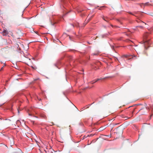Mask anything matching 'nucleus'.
Masks as SVG:
<instances>
[{
    "label": "nucleus",
    "mask_w": 153,
    "mask_h": 153,
    "mask_svg": "<svg viewBox=\"0 0 153 153\" xmlns=\"http://www.w3.org/2000/svg\"><path fill=\"white\" fill-rule=\"evenodd\" d=\"M55 65L56 67H57L59 69V66L60 65H62V62L60 61H58Z\"/></svg>",
    "instance_id": "obj_3"
},
{
    "label": "nucleus",
    "mask_w": 153,
    "mask_h": 153,
    "mask_svg": "<svg viewBox=\"0 0 153 153\" xmlns=\"http://www.w3.org/2000/svg\"><path fill=\"white\" fill-rule=\"evenodd\" d=\"M69 1L70 3L72 4L71 0H68ZM67 0H61V2L62 4H64L65 5H66L67 3Z\"/></svg>",
    "instance_id": "obj_1"
},
{
    "label": "nucleus",
    "mask_w": 153,
    "mask_h": 153,
    "mask_svg": "<svg viewBox=\"0 0 153 153\" xmlns=\"http://www.w3.org/2000/svg\"><path fill=\"white\" fill-rule=\"evenodd\" d=\"M5 63H4V66H3V67H2L1 68V71H2V70H3V67H4V66H5Z\"/></svg>",
    "instance_id": "obj_14"
},
{
    "label": "nucleus",
    "mask_w": 153,
    "mask_h": 153,
    "mask_svg": "<svg viewBox=\"0 0 153 153\" xmlns=\"http://www.w3.org/2000/svg\"><path fill=\"white\" fill-rule=\"evenodd\" d=\"M90 19V17L89 16H88L86 20L85 21L84 23L83 24V27L85 26V25L89 21Z\"/></svg>",
    "instance_id": "obj_2"
},
{
    "label": "nucleus",
    "mask_w": 153,
    "mask_h": 153,
    "mask_svg": "<svg viewBox=\"0 0 153 153\" xmlns=\"http://www.w3.org/2000/svg\"><path fill=\"white\" fill-rule=\"evenodd\" d=\"M71 25L73 27H74V25L73 24H71Z\"/></svg>",
    "instance_id": "obj_18"
},
{
    "label": "nucleus",
    "mask_w": 153,
    "mask_h": 153,
    "mask_svg": "<svg viewBox=\"0 0 153 153\" xmlns=\"http://www.w3.org/2000/svg\"><path fill=\"white\" fill-rule=\"evenodd\" d=\"M4 103L1 104H0V107H1L3 105H4Z\"/></svg>",
    "instance_id": "obj_17"
},
{
    "label": "nucleus",
    "mask_w": 153,
    "mask_h": 153,
    "mask_svg": "<svg viewBox=\"0 0 153 153\" xmlns=\"http://www.w3.org/2000/svg\"><path fill=\"white\" fill-rule=\"evenodd\" d=\"M72 59H73V57H72V56H71L70 57V58H69V59H70L71 60H72Z\"/></svg>",
    "instance_id": "obj_16"
},
{
    "label": "nucleus",
    "mask_w": 153,
    "mask_h": 153,
    "mask_svg": "<svg viewBox=\"0 0 153 153\" xmlns=\"http://www.w3.org/2000/svg\"><path fill=\"white\" fill-rule=\"evenodd\" d=\"M93 55H96V56H97L99 55V53H93L92 54Z\"/></svg>",
    "instance_id": "obj_12"
},
{
    "label": "nucleus",
    "mask_w": 153,
    "mask_h": 153,
    "mask_svg": "<svg viewBox=\"0 0 153 153\" xmlns=\"http://www.w3.org/2000/svg\"><path fill=\"white\" fill-rule=\"evenodd\" d=\"M5 120H8L9 121H11V120H10V119H6Z\"/></svg>",
    "instance_id": "obj_19"
},
{
    "label": "nucleus",
    "mask_w": 153,
    "mask_h": 153,
    "mask_svg": "<svg viewBox=\"0 0 153 153\" xmlns=\"http://www.w3.org/2000/svg\"><path fill=\"white\" fill-rule=\"evenodd\" d=\"M109 33L103 34L102 35V38H105L107 37L109 35Z\"/></svg>",
    "instance_id": "obj_8"
},
{
    "label": "nucleus",
    "mask_w": 153,
    "mask_h": 153,
    "mask_svg": "<svg viewBox=\"0 0 153 153\" xmlns=\"http://www.w3.org/2000/svg\"><path fill=\"white\" fill-rule=\"evenodd\" d=\"M102 18L104 20L107 22H108L109 20V19L107 16H103Z\"/></svg>",
    "instance_id": "obj_5"
},
{
    "label": "nucleus",
    "mask_w": 153,
    "mask_h": 153,
    "mask_svg": "<svg viewBox=\"0 0 153 153\" xmlns=\"http://www.w3.org/2000/svg\"><path fill=\"white\" fill-rule=\"evenodd\" d=\"M38 79H39V78H38V79H35V80H35V81H36V80H38Z\"/></svg>",
    "instance_id": "obj_22"
},
{
    "label": "nucleus",
    "mask_w": 153,
    "mask_h": 153,
    "mask_svg": "<svg viewBox=\"0 0 153 153\" xmlns=\"http://www.w3.org/2000/svg\"><path fill=\"white\" fill-rule=\"evenodd\" d=\"M83 109H85V108H84V107H83V108H81V109L82 110Z\"/></svg>",
    "instance_id": "obj_23"
},
{
    "label": "nucleus",
    "mask_w": 153,
    "mask_h": 153,
    "mask_svg": "<svg viewBox=\"0 0 153 153\" xmlns=\"http://www.w3.org/2000/svg\"><path fill=\"white\" fill-rule=\"evenodd\" d=\"M105 7L104 6H101V7H100L99 9H98L99 10H102V9L103 8H104Z\"/></svg>",
    "instance_id": "obj_11"
},
{
    "label": "nucleus",
    "mask_w": 153,
    "mask_h": 153,
    "mask_svg": "<svg viewBox=\"0 0 153 153\" xmlns=\"http://www.w3.org/2000/svg\"><path fill=\"white\" fill-rule=\"evenodd\" d=\"M84 14H82V15H81V16H84Z\"/></svg>",
    "instance_id": "obj_24"
},
{
    "label": "nucleus",
    "mask_w": 153,
    "mask_h": 153,
    "mask_svg": "<svg viewBox=\"0 0 153 153\" xmlns=\"http://www.w3.org/2000/svg\"><path fill=\"white\" fill-rule=\"evenodd\" d=\"M91 143H89V144H88V145H89V144H90Z\"/></svg>",
    "instance_id": "obj_25"
},
{
    "label": "nucleus",
    "mask_w": 153,
    "mask_h": 153,
    "mask_svg": "<svg viewBox=\"0 0 153 153\" xmlns=\"http://www.w3.org/2000/svg\"><path fill=\"white\" fill-rule=\"evenodd\" d=\"M3 35L4 36H6L8 34V32L7 30H4L2 32Z\"/></svg>",
    "instance_id": "obj_7"
},
{
    "label": "nucleus",
    "mask_w": 153,
    "mask_h": 153,
    "mask_svg": "<svg viewBox=\"0 0 153 153\" xmlns=\"http://www.w3.org/2000/svg\"><path fill=\"white\" fill-rule=\"evenodd\" d=\"M73 51L74 52L77 51H76V50H74Z\"/></svg>",
    "instance_id": "obj_21"
},
{
    "label": "nucleus",
    "mask_w": 153,
    "mask_h": 153,
    "mask_svg": "<svg viewBox=\"0 0 153 153\" xmlns=\"http://www.w3.org/2000/svg\"><path fill=\"white\" fill-rule=\"evenodd\" d=\"M92 104V103L91 104H89L88 105H86V106H85V107H84V108H89V107Z\"/></svg>",
    "instance_id": "obj_10"
},
{
    "label": "nucleus",
    "mask_w": 153,
    "mask_h": 153,
    "mask_svg": "<svg viewBox=\"0 0 153 153\" xmlns=\"http://www.w3.org/2000/svg\"><path fill=\"white\" fill-rule=\"evenodd\" d=\"M28 115H29V116H32V115H31L30 114V113H28Z\"/></svg>",
    "instance_id": "obj_20"
},
{
    "label": "nucleus",
    "mask_w": 153,
    "mask_h": 153,
    "mask_svg": "<svg viewBox=\"0 0 153 153\" xmlns=\"http://www.w3.org/2000/svg\"><path fill=\"white\" fill-rule=\"evenodd\" d=\"M76 10L78 13L81 12L83 10L79 6L77 7L76 8Z\"/></svg>",
    "instance_id": "obj_6"
},
{
    "label": "nucleus",
    "mask_w": 153,
    "mask_h": 153,
    "mask_svg": "<svg viewBox=\"0 0 153 153\" xmlns=\"http://www.w3.org/2000/svg\"><path fill=\"white\" fill-rule=\"evenodd\" d=\"M144 4V6H148V5H150L149 2H146V3H145V4H143V3L141 4H140L141 6L142 4Z\"/></svg>",
    "instance_id": "obj_9"
},
{
    "label": "nucleus",
    "mask_w": 153,
    "mask_h": 153,
    "mask_svg": "<svg viewBox=\"0 0 153 153\" xmlns=\"http://www.w3.org/2000/svg\"><path fill=\"white\" fill-rule=\"evenodd\" d=\"M75 26L77 27H79V25L78 23L76 24Z\"/></svg>",
    "instance_id": "obj_13"
},
{
    "label": "nucleus",
    "mask_w": 153,
    "mask_h": 153,
    "mask_svg": "<svg viewBox=\"0 0 153 153\" xmlns=\"http://www.w3.org/2000/svg\"><path fill=\"white\" fill-rule=\"evenodd\" d=\"M128 13L129 14H131V15H133V16H135V15H134V14H133V13H132L131 12H128Z\"/></svg>",
    "instance_id": "obj_15"
},
{
    "label": "nucleus",
    "mask_w": 153,
    "mask_h": 153,
    "mask_svg": "<svg viewBox=\"0 0 153 153\" xmlns=\"http://www.w3.org/2000/svg\"><path fill=\"white\" fill-rule=\"evenodd\" d=\"M108 77H104V78H98L96 80H93V81H92V84H93L95 82H97V81L99 80H101V79H105L106 78H108Z\"/></svg>",
    "instance_id": "obj_4"
}]
</instances>
